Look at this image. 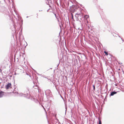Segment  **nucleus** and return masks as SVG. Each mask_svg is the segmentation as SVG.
Instances as JSON below:
<instances>
[{
	"instance_id": "nucleus-1",
	"label": "nucleus",
	"mask_w": 124,
	"mask_h": 124,
	"mask_svg": "<svg viewBox=\"0 0 124 124\" xmlns=\"http://www.w3.org/2000/svg\"><path fill=\"white\" fill-rule=\"evenodd\" d=\"M78 7L77 5H73L71 8V10L73 12H75L78 8Z\"/></svg>"
},
{
	"instance_id": "nucleus-8",
	"label": "nucleus",
	"mask_w": 124,
	"mask_h": 124,
	"mask_svg": "<svg viewBox=\"0 0 124 124\" xmlns=\"http://www.w3.org/2000/svg\"><path fill=\"white\" fill-rule=\"evenodd\" d=\"M99 124H101V121L100 119L99 120Z\"/></svg>"
},
{
	"instance_id": "nucleus-6",
	"label": "nucleus",
	"mask_w": 124,
	"mask_h": 124,
	"mask_svg": "<svg viewBox=\"0 0 124 124\" xmlns=\"http://www.w3.org/2000/svg\"><path fill=\"white\" fill-rule=\"evenodd\" d=\"M104 53H105V55H108V52H106L105 51L104 52Z\"/></svg>"
},
{
	"instance_id": "nucleus-3",
	"label": "nucleus",
	"mask_w": 124,
	"mask_h": 124,
	"mask_svg": "<svg viewBox=\"0 0 124 124\" xmlns=\"http://www.w3.org/2000/svg\"><path fill=\"white\" fill-rule=\"evenodd\" d=\"M4 92L0 90V98L2 97L4 95Z\"/></svg>"
},
{
	"instance_id": "nucleus-9",
	"label": "nucleus",
	"mask_w": 124,
	"mask_h": 124,
	"mask_svg": "<svg viewBox=\"0 0 124 124\" xmlns=\"http://www.w3.org/2000/svg\"><path fill=\"white\" fill-rule=\"evenodd\" d=\"M93 90L94 91L95 90V86L94 85H93Z\"/></svg>"
},
{
	"instance_id": "nucleus-2",
	"label": "nucleus",
	"mask_w": 124,
	"mask_h": 124,
	"mask_svg": "<svg viewBox=\"0 0 124 124\" xmlns=\"http://www.w3.org/2000/svg\"><path fill=\"white\" fill-rule=\"evenodd\" d=\"M12 85L11 83H8L5 86V87L6 89H8L10 88H12Z\"/></svg>"
},
{
	"instance_id": "nucleus-5",
	"label": "nucleus",
	"mask_w": 124,
	"mask_h": 124,
	"mask_svg": "<svg viewBox=\"0 0 124 124\" xmlns=\"http://www.w3.org/2000/svg\"><path fill=\"white\" fill-rule=\"evenodd\" d=\"M116 93H117V92H112L111 93L110 95L111 96H113L114 94Z\"/></svg>"
},
{
	"instance_id": "nucleus-7",
	"label": "nucleus",
	"mask_w": 124,
	"mask_h": 124,
	"mask_svg": "<svg viewBox=\"0 0 124 124\" xmlns=\"http://www.w3.org/2000/svg\"><path fill=\"white\" fill-rule=\"evenodd\" d=\"M71 19H73L74 18H73V15L72 14V13H71Z\"/></svg>"
},
{
	"instance_id": "nucleus-10",
	"label": "nucleus",
	"mask_w": 124,
	"mask_h": 124,
	"mask_svg": "<svg viewBox=\"0 0 124 124\" xmlns=\"http://www.w3.org/2000/svg\"><path fill=\"white\" fill-rule=\"evenodd\" d=\"M38 16V14H37V16Z\"/></svg>"
},
{
	"instance_id": "nucleus-4",
	"label": "nucleus",
	"mask_w": 124,
	"mask_h": 124,
	"mask_svg": "<svg viewBox=\"0 0 124 124\" xmlns=\"http://www.w3.org/2000/svg\"><path fill=\"white\" fill-rule=\"evenodd\" d=\"M84 17L85 19L86 20L88 18H89V16L88 15H86Z\"/></svg>"
}]
</instances>
